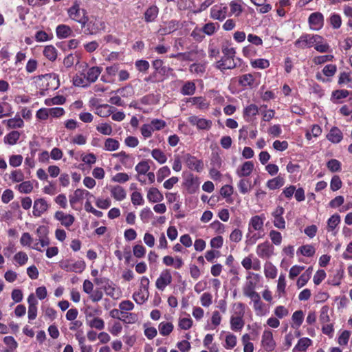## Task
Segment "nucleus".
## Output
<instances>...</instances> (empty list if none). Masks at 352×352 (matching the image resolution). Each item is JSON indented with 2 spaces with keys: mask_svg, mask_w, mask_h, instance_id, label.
<instances>
[{
  "mask_svg": "<svg viewBox=\"0 0 352 352\" xmlns=\"http://www.w3.org/2000/svg\"><path fill=\"white\" fill-rule=\"evenodd\" d=\"M102 72V68L94 66L89 68L85 73H77L73 77V84L76 87H87L91 83L95 82Z\"/></svg>",
  "mask_w": 352,
  "mask_h": 352,
  "instance_id": "f257e3e1",
  "label": "nucleus"
},
{
  "mask_svg": "<svg viewBox=\"0 0 352 352\" xmlns=\"http://www.w3.org/2000/svg\"><path fill=\"white\" fill-rule=\"evenodd\" d=\"M69 18L81 25L82 28H85L87 21L88 16L85 10L80 7V3L75 1L73 6L67 10Z\"/></svg>",
  "mask_w": 352,
  "mask_h": 352,
  "instance_id": "f03ea898",
  "label": "nucleus"
},
{
  "mask_svg": "<svg viewBox=\"0 0 352 352\" xmlns=\"http://www.w3.org/2000/svg\"><path fill=\"white\" fill-rule=\"evenodd\" d=\"M94 283L101 286L105 294L112 298L117 299L119 298L120 294L118 289L115 287L111 280L106 277H98L94 279Z\"/></svg>",
  "mask_w": 352,
  "mask_h": 352,
  "instance_id": "7ed1b4c3",
  "label": "nucleus"
},
{
  "mask_svg": "<svg viewBox=\"0 0 352 352\" xmlns=\"http://www.w3.org/2000/svg\"><path fill=\"white\" fill-rule=\"evenodd\" d=\"M60 267L68 272L82 273L86 267L83 260L74 261L72 259H66L60 262Z\"/></svg>",
  "mask_w": 352,
  "mask_h": 352,
  "instance_id": "20e7f679",
  "label": "nucleus"
},
{
  "mask_svg": "<svg viewBox=\"0 0 352 352\" xmlns=\"http://www.w3.org/2000/svg\"><path fill=\"white\" fill-rule=\"evenodd\" d=\"M85 32L89 34H96L105 29L104 21L97 17L88 18V21L85 25Z\"/></svg>",
  "mask_w": 352,
  "mask_h": 352,
  "instance_id": "39448f33",
  "label": "nucleus"
},
{
  "mask_svg": "<svg viewBox=\"0 0 352 352\" xmlns=\"http://www.w3.org/2000/svg\"><path fill=\"white\" fill-rule=\"evenodd\" d=\"M261 276L258 274L249 273L246 277V283L243 287V293L244 296L252 292H255L256 284L260 281Z\"/></svg>",
  "mask_w": 352,
  "mask_h": 352,
  "instance_id": "423d86ee",
  "label": "nucleus"
},
{
  "mask_svg": "<svg viewBox=\"0 0 352 352\" xmlns=\"http://www.w3.org/2000/svg\"><path fill=\"white\" fill-rule=\"evenodd\" d=\"M308 24L309 28L313 31L320 30L324 24L323 14L320 12L311 13L308 18Z\"/></svg>",
  "mask_w": 352,
  "mask_h": 352,
  "instance_id": "0eeeda50",
  "label": "nucleus"
},
{
  "mask_svg": "<svg viewBox=\"0 0 352 352\" xmlns=\"http://www.w3.org/2000/svg\"><path fill=\"white\" fill-rule=\"evenodd\" d=\"M316 39H319L318 34H304L295 41L294 45L300 49L311 48L314 47Z\"/></svg>",
  "mask_w": 352,
  "mask_h": 352,
  "instance_id": "6e6552de",
  "label": "nucleus"
},
{
  "mask_svg": "<svg viewBox=\"0 0 352 352\" xmlns=\"http://www.w3.org/2000/svg\"><path fill=\"white\" fill-rule=\"evenodd\" d=\"M261 346L265 351L267 352L273 351L276 346L274 339L272 331L270 329H265L261 336Z\"/></svg>",
  "mask_w": 352,
  "mask_h": 352,
  "instance_id": "1a4fd4ad",
  "label": "nucleus"
},
{
  "mask_svg": "<svg viewBox=\"0 0 352 352\" xmlns=\"http://www.w3.org/2000/svg\"><path fill=\"white\" fill-rule=\"evenodd\" d=\"M172 280L173 278L170 270L164 269L161 272L159 277L157 278L155 286L159 290L164 291L165 288L172 283Z\"/></svg>",
  "mask_w": 352,
  "mask_h": 352,
  "instance_id": "9d476101",
  "label": "nucleus"
},
{
  "mask_svg": "<svg viewBox=\"0 0 352 352\" xmlns=\"http://www.w3.org/2000/svg\"><path fill=\"white\" fill-rule=\"evenodd\" d=\"M176 56H182V60L198 61L205 58L206 53L203 50L195 48L184 53H177Z\"/></svg>",
  "mask_w": 352,
  "mask_h": 352,
  "instance_id": "9b49d317",
  "label": "nucleus"
},
{
  "mask_svg": "<svg viewBox=\"0 0 352 352\" xmlns=\"http://www.w3.org/2000/svg\"><path fill=\"white\" fill-rule=\"evenodd\" d=\"M274 248L269 241L258 244L256 247V254L261 258H269L274 254Z\"/></svg>",
  "mask_w": 352,
  "mask_h": 352,
  "instance_id": "f8f14e48",
  "label": "nucleus"
},
{
  "mask_svg": "<svg viewBox=\"0 0 352 352\" xmlns=\"http://www.w3.org/2000/svg\"><path fill=\"white\" fill-rule=\"evenodd\" d=\"M188 120L192 125L196 126L199 130L208 131L212 126V120L199 118L197 116H191L188 118Z\"/></svg>",
  "mask_w": 352,
  "mask_h": 352,
  "instance_id": "ddd939ff",
  "label": "nucleus"
},
{
  "mask_svg": "<svg viewBox=\"0 0 352 352\" xmlns=\"http://www.w3.org/2000/svg\"><path fill=\"white\" fill-rule=\"evenodd\" d=\"M228 7L224 4H217L210 9V17L223 21L227 16Z\"/></svg>",
  "mask_w": 352,
  "mask_h": 352,
  "instance_id": "4468645a",
  "label": "nucleus"
},
{
  "mask_svg": "<svg viewBox=\"0 0 352 352\" xmlns=\"http://www.w3.org/2000/svg\"><path fill=\"white\" fill-rule=\"evenodd\" d=\"M337 66L335 65V64H328V65H326L322 70V74L325 76V77H327L328 78L326 79L325 78H324L322 76V74L318 72L316 74V78L319 81H321L322 82H327V81H329L331 78H332L333 76H334V75L336 74V73L337 72Z\"/></svg>",
  "mask_w": 352,
  "mask_h": 352,
  "instance_id": "2eb2a0df",
  "label": "nucleus"
},
{
  "mask_svg": "<svg viewBox=\"0 0 352 352\" xmlns=\"http://www.w3.org/2000/svg\"><path fill=\"white\" fill-rule=\"evenodd\" d=\"M239 85L244 89H253L258 85L255 76L252 74H245L239 77Z\"/></svg>",
  "mask_w": 352,
  "mask_h": 352,
  "instance_id": "dca6fc26",
  "label": "nucleus"
},
{
  "mask_svg": "<svg viewBox=\"0 0 352 352\" xmlns=\"http://www.w3.org/2000/svg\"><path fill=\"white\" fill-rule=\"evenodd\" d=\"M183 160L186 164L187 166L191 170L200 172L204 168V164L202 161L197 160L195 157L188 153L184 155Z\"/></svg>",
  "mask_w": 352,
  "mask_h": 352,
  "instance_id": "f3484780",
  "label": "nucleus"
},
{
  "mask_svg": "<svg viewBox=\"0 0 352 352\" xmlns=\"http://www.w3.org/2000/svg\"><path fill=\"white\" fill-rule=\"evenodd\" d=\"M179 27V22L177 20H171L164 22L158 30V32L161 35L169 34L176 31Z\"/></svg>",
  "mask_w": 352,
  "mask_h": 352,
  "instance_id": "a211bd4d",
  "label": "nucleus"
},
{
  "mask_svg": "<svg viewBox=\"0 0 352 352\" xmlns=\"http://www.w3.org/2000/svg\"><path fill=\"white\" fill-rule=\"evenodd\" d=\"M265 217L263 214L253 216L249 221L248 230L257 232L263 230V225Z\"/></svg>",
  "mask_w": 352,
  "mask_h": 352,
  "instance_id": "6ab92c4d",
  "label": "nucleus"
},
{
  "mask_svg": "<svg viewBox=\"0 0 352 352\" xmlns=\"http://www.w3.org/2000/svg\"><path fill=\"white\" fill-rule=\"evenodd\" d=\"M28 319L30 320H34L37 316V305L38 300L34 294H30L28 297Z\"/></svg>",
  "mask_w": 352,
  "mask_h": 352,
  "instance_id": "aec40b11",
  "label": "nucleus"
},
{
  "mask_svg": "<svg viewBox=\"0 0 352 352\" xmlns=\"http://www.w3.org/2000/svg\"><path fill=\"white\" fill-rule=\"evenodd\" d=\"M54 218L59 221L62 226L65 228L70 227L74 222L75 218L73 215L66 214L63 211H57L54 214Z\"/></svg>",
  "mask_w": 352,
  "mask_h": 352,
  "instance_id": "412c9836",
  "label": "nucleus"
},
{
  "mask_svg": "<svg viewBox=\"0 0 352 352\" xmlns=\"http://www.w3.org/2000/svg\"><path fill=\"white\" fill-rule=\"evenodd\" d=\"M48 204L47 201L43 199H37L34 202L33 206V215L38 217L42 215L48 209Z\"/></svg>",
  "mask_w": 352,
  "mask_h": 352,
  "instance_id": "4be33fe9",
  "label": "nucleus"
},
{
  "mask_svg": "<svg viewBox=\"0 0 352 352\" xmlns=\"http://www.w3.org/2000/svg\"><path fill=\"white\" fill-rule=\"evenodd\" d=\"M318 38L319 39H316L314 45V47L317 52L319 53H327L332 52L330 45L322 36L318 34Z\"/></svg>",
  "mask_w": 352,
  "mask_h": 352,
  "instance_id": "5701e85b",
  "label": "nucleus"
},
{
  "mask_svg": "<svg viewBox=\"0 0 352 352\" xmlns=\"http://www.w3.org/2000/svg\"><path fill=\"white\" fill-rule=\"evenodd\" d=\"M253 169L254 164L247 161L236 169V173L239 177H248L252 173Z\"/></svg>",
  "mask_w": 352,
  "mask_h": 352,
  "instance_id": "b1692460",
  "label": "nucleus"
},
{
  "mask_svg": "<svg viewBox=\"0 0 352 352\" xmlns=\"http://www.w3.org/2000/svg\"><path fill=\"white\" fill-rule=\"evenodd\" d=\"M327 138L331 142L338 144L342 141L343 134L338 127H333L327 135Z\"/></svg>",
  "mask_w": 352,
  "mask_h": 352,
  "instance_id": "393cba45",
  "label": "nucleus"
},
{
  "mask_svg": "<svg viewBox=\"0 0 352 352\" xmlns=\"http://www.w3.org/2000/svg\"><path fill=\"white\" fill-rule=\"evenodd\" d=\"M158 14L159 8L156 6L152 5L150 7H148L144 12V21L146 23L153 22L157 17Z\"/></svg>",
  "mask_w": 352,
  "mask_h": 352,
  "instance_id": "a878e982",
  "label": "nucleus"
},
{
  "mask_svg": "<svg viewBox=\"0 0 352 352\" xmlns=\"http://www.w3.org/2000/svg\"><path fill=\"white\" fill-rule=\"evenodd\" d=\"M116 111V108L107 104L99 105L96 108V113L102 118H107Z\"/></svg>",
  "mask_w": 352,
  "mask_h": 352,
  "instance_id": "bb28decb",
  "label": "nucleus"
},
{
  "mask_svg": "<svg viewBox=\"0 0 352 352\" xmlns=\"http://www.w3.org/2000/svg\"><path fill=\"white\" fill-rule=\"evenodd\" d=\"M36 233L38 236L39 243L41 247L47 246L50 244V239L47 237V230L45 226H39L36 229Z\"/></svg>",
  "mask_w": 352,
  "mask_h": 352,
  "instance_id": "cd10ccee",
  "label": "nucleus"
},
{
  "mask_svg": "<svg viewBox=\"0 0 352 352\" xmlns=\"http://www.w3.org/2000/svg\"><path fill=\"white\" fill-rule=\"evenodd\" d=\"M243 317L232 315L230 317V328L234 331H239L244 327Z\"/></svg>",
  "mask_w": 352,
  "mask_h": 352,
  "instance_id": "c85d7f7f",
  "label": "nucleus"
},
{
  "mask_svg": "<svg viewBox=\"0 0 352 352\" xmlns=\"http://www.w3.org/2000/svg\"><path fill=\"white\" fill-rule=\"evenodd\" d=\"M215 67L221 71L226 69H232L236 67V63L234 58L228 60H219L216 63Z\"/></svg>",
  "mask_w": 352,
  "mask_h": 352,
  "instance_id": "c756f323",
  "label": "nucleus"
},
{
  "mask_svg": "<svg viewBox=\"0 0 352 352\" xmlns=\"http://www.w3.org/2000/svg\"><path fill=\"white\" fill-rule=\"evenodd\" d=\"M111 195L117 201H122L126 197V192L123 187L115 186L111 188Z\"/></svg>",
  "mask_w": 352,
  "mask_h": 352,
  "instance_id": "7c9ffc66",
  "label": "nucleus"
},
{
  "mask_svg": "<svg viewBox=\"0 0 352 352\" xmlns=\"http://www.w3.org/2000/svg\"><path fill=\"white\" fill-rule=\"evenodd\" d=\"M338 83L340 86L346 85V87L352 89V73L341 72L338 78Z\"/></svg>",
  "mask_w": 352,
  "mask_h": 352,
  "instance_id": "2f4dec72",
  "label": "nucleus"
},
{
  "mask_svg": "<svg viewBox=\"0 0 352 352\" xmlns=\"http://www.w3.org/2000/svg\"><path fill=\"white\" fill-rule=\"evenodd\" d=\"M147 199L153 203L160 202L163 200V195L156 188H151L147 192Z\"/></svg>",
  "mask_w": 352,
  "mask_h": 352,
  "instance_id": "473e14b6",
  "label": "nucleus"
},
{
  "mask_svg": "<svg viewBox=\"0 0 352 352\" xmlns=\"http://www.w3.org/2000/svg\"><path fill=\"white\" fill-rule=\"evenodd\" d=\"M56 33L58 38H65L72 35V30L69 26L61 24L56 27Z\"/></svg>",
  "mask_w": 352,
  "mask_h": 352,
  "instance_id": "72a5a7b5",
  "label": "nucleus"
},
{
  "mask_svg": "<svg viewBox=\"0 0 352 352\" xmlns=\"http://www.w3.org/2000/svg\"><path fill=\"white\" fill-rule=\"evenodd\" d=\"M258 113V107L254 104H250L243 109V117L246 121H250Z\"/></svg>",
  "mask_w": 352,
  "mask_h": 352,
  "instance_id": "f704fd0d",
  "label": "nucleus"
},
{
  "mask_svg": "<svg viewBox=\"0 0 352 352\" xmlns=\"http://www.w3.org/2000/svg\"><path fill=\"white\" fill-rule=\"evenodd\" d=\"M8 129H20L24 126V122L19 116H16L13 118L3 120Z\"/></svg>",
  "mask_w": 352,
  "mask_h": 352,
  "instance_id": "c9c22d12",
  "label": "nucleus"
},
{
  "mask_svg": "<svg viewBox=\"0 0 352 352\" xmlns=\"http://www.w3.org/2000/svg\"><path fill=\"white\" fill-rule=\"evenodd\" d=\"M21 136L20 132L18 131H12L5 135L3 142L6 144L10 146L14 145L17 143Z\"/></svg>",
  "mask_w": 352,
  "mask_h": 352,
  "instance_id": "e433bc0d",
  "label": "nucleus"
},
{
  "mask_svg": "<svg viewBox=\"0 0 352 352\" xmlns=\"http://www.w3.org/2000/svg\"><path fill=\"white\" fill-rule=\"evenodd\" d=\"M230 16L234 15L239 16L243 12L242 1L234 0L230 3Z\"/></svg>",
  "mask_w": 352,
  "mask_h": 352,
  "instance_id": "4c0bfd02",
  "label": "nucleus"
},
{
  "mask_svg": "<svg viewBox=\"0 0 352 352\" xmlns=\"http://www.w3.org/2000/svg\"><path fill=\"white\" fill-rule=\"evenodd\" d=\"M148 291H144L139 289L138 292H134L133 294V299L139 305L144 303L148 300Z\"/></svg>",
  "mask_w": 352,
  "mask_h": 352,
  "instance_id": "58836bf2",
  "label": "nucleus"
},
{
  "mask_svg": "<svg viewBox=\"0 0 352 352\" xmlns=\"http://www.w3.org/2000/svg\"><path fill=\"white\" fill-rule=\"evenodd\" d=\"M138 320V314L130 311H121L120 320L126 324H134Z\"/></svg>",
  "mask_w": 352,
  "mask_h": 352,
  "instance_id": "ea45409f",
  "label": "nucleus"
},
{
  "mask_svg": "<svg viewBox=\"0 0 352 352\" xmlns=\"http://www.w3.org/2000/svg\"><path fill=\"white\" fill-rule=\"evenodd\" d=\"M85 195H90V192L87 190L84 189H76L74 195L70 197L69 202L71 205H73L85 198Z\"/></svg>",
  "mask_w": 352,
  "mask_h": 352,
  "instance_id": "a19ab883",
  "label": "nucleus"
},
{
  "mask_svg": "<svg viewBox=\"0 0 352 352\" xmlns=\"http://www.w3.org/2000/svg\"><path fill=\"white\" fill-rule=\"evenodd\" d=\"M285 184V179L280 176H277L267 182L266 186L270 190L278 189Z\"/></svg>",
  "mask_w": 352,
  "mask_h": 352,
  "instance_id": "79ce46f5",
  "label": "nucleus"
},
{
  "mask_svg": "<svg viewBox=\"0 0 352 352\" xmlns=\"http://www.w3.org/2000/svg\"><path fill=\"white\" fill-rule=\"evenodd\" d=\"M263 234H261L260 232H255L254 230L248 229V233L246 234L245 243L248 245H253L256 242L261 238L263 237Z\"/></svg>",
  "mask_w": 352,
  "mask_h": 352,
  "instance_id": "37998d69",
  "label": "nucleus"
},
{
  "mask_svg": "<svg viewBox=\"0 0 352 352\" xmlns=\"http://www.w3.org/2000/svg\"><path fill=\"white\" fill-rule=\"evenodd\" d=\"M43 55L50 61H54L58 55V51L55 47L49 45L45 47Z\"/></svg>",
  "mask_w": 352,
  "mask_h": 352,
  "instance_id": "c03bdc74",
  "label": "nucleus"
},
{
  "mask_svg": "<svg viewBox=\"0 0 352 352\" xmlns=\"http://www.w3.org/2000/svg\"><path fill=\"white\" fill-rule=\"evenodd\" d=\"M312 267H309L303 274H302L297 280L296 285L298 288L305 286L311 278Z\"/></svg>",
  "mask_w": 352,
  "mask_h": 352,
  "instance_id": "a18cd8bd",
  "label": "nucleus"
},
{
  "mask_svg": "<svg viewBox=\"0 0 352 352\" xmlns=\"http://www.w3.org/2000/svg\"><path fill=\"white\" fill-rule=\"evenodd\" d=\"M349 95V91L346 89H338L332 92L331 100L334 103L339 102L341 99L346 98Z\"/></svg>",
  "mask_w": 352,
  "mask_h": 352,
  "instance_id": "49530a36",
  "label": "nucleus"
},
{
  "mask_svg": "<svg viewBox=\"0 0 352 352\" xmlns=\"http://www.w3.org/2000/svg\"><path fill=\"white\" fill-rule=\"evenodd\" d=\"M160 333L163 336H168L173 330V324L169 322H162L158 326Z\"/></svg>",
  "mask_w": 352,
  "mask_h": 352,
  "instance_id": "de8ad7c7",
  "label": "nucleus"
},
{
  "mask_svg": "<svg viewBox=\"0 0 352 352\" xmlns=\"http://www.w3.org/2000/svg\"><path fill=\"white\" fill-rule=\"evenodd\" d=\"M120 142L113 138H107L104 143V149L107 151H117L120 147Z\"/></svg>",
  "mask_w": 352,
  "mask_h": 352,
  "instance_id": "09e8293b",
  "label": "nucleus"
},
{
  "mask_svg": "<svg viewBox=\"0 0 352 352\" xmlns=\"http://www.w3.org/2000/svg\"><path fill=\"white\" fill-rule=\"evenodd\" d=\"M239 192L245 195L248 193L252 188L251 181L249 179H241L237 184Z\"/></svg>",
  "mask_w": 352,
  "mask_h": 352,
  "instance_id": "8fccbe9b",
  "label": "nucleus"
},
{
  "mask_svg": "<svg viewBox=\"0 0 352 352\" xmlns=\"http://www.w3.org/2000/svg\"><path fill=\"white\" fill-rule=\"evenodd\" d=\"M312 341L308 338H300L293 351H305L311 344Z\"/></svg>",
  "mask_w": 352,
  "mask_h": 352,
  "instance_id": "3c124183",
  "label": "nucleus"
},
{
  "mask_svg": "<svg viewBox=\"0 0 352 352\" xmlns=\"http://www.w3.org/2000/svg\"><path fill=\"white\" fill-rule=\"evenodd\" d=\"M264 273L266 278L273 279L277 275V269L272 263H267L264 265Z\"/></svg>",
  "mask_w": 352,
  "mask_h": 352,
  "instance_id": "603ef678",
  "label": "nucleus"
},
{
  "mask_svg": "<svg viewBox=\"0 0 352 352\" xmlns=\"http://www.w3.org/2000/svg\"><path fill=\"white\" fill-rule=\"evenodd\" d=\"M195 84L192 81H187L184 84L181 89V93L184 96H190L195 94Z\"/></svg>",
  "mask_w": 352,
  "mask_h": 352,
  "instance_id": "864d4df0",
  "label": "nucleus"
},
{
  "mask_svg": "<svg viewBox=\"0 0 352 352\" xmlns=\"http://www.w3.org/2000/svg\"><path fill=\"white\" fill-rule=\"evenodd\" d=\"M299 252L305 256L311 257L314 255L316 250L312 245H305L298 249L297 253Z\"/></svg>",
  "mask_w": 352,
  "mask_h": 352,
  "instance_id": "5fc2aeb1",
  "label": "nucleus"
},
{
  "mask_svg": "<svg viewBox=\"0 0 352 352\" xmlns=\"http://www.w3.org/2000/svg\"><path fill=\"white\" fill-rule=\"evenodd\" d=\"M334 59V56L332 54L320 55L313 58V63L315 65H322L328 62H331Z\"/></svg>",
  "mask_w": 352,
  "mask_h": 352,
  "instance_id": "6e6d98bb",
  "label": "nucleus"
},
{
  "mask_svg": "<svg viewBox=\"0 0 352 352\" xmlns=\"http://www.w3.org/2000/svg\"><path fill=\"white\" fill-rule=\"evenodd\" d=\"M17 189L21 193L28 194L33 190V184L30 181L21 182V183L16 186Z\"/></svg>",
  "mask_w": 352,
  "mask_h": 352,
  "instance_id": "4d7b16f0",
  "label": "nucleus"
},
{
  "mask_svg": "<svg viewBox=\"0 0 352 352\" xmlns=\"http://www.w3.org/2000/svg\"><path fill=\"white\" fill-rule=\"evenodd\" d=\"M11 105L7 102L0 103V118L11 116L13 114Z\"/></svg>",
  "mask_w": 352,
  "mask_h": 352,
  "instance_id": "13d9d810",
  "label": "nucleus"
},
{
  "mask_svg": "<svg viewBox=\"0 0 352 352\" xmlns=\"http://www.w3.org/2000/svg\"><path fill=\"white\" fill-rule=\"evenodd\" d=\"M189 71L192 74L202 75L206 72V63H193L190 65Z\"/></svg>",
  "mask_w": 352,
  "mask_h": 352,
  "instance_id": "bf43d9fd",
  "label": "nucleus"
},
{
  "mask_svg": "<svg viewBox=\"0 0 352 352\" xmlns=\"http://www.w3.org/2000/svg\"><path fill=\"white\" fill-rule=\"evenodd\" d=\"M87 324L91 328H95L98 330H102L104 328V320L98 317H95L91 320H87Z\"/></svg>",
  "mask_w": 352,
  "mask_h": 352,
  "instance_id": "052dcab7",
  "label": "nucleus"
},
{
  "mask_svg": "<svg viewBox=\"0 0 352 352\" xmlns=\"http://www.w3.org/2000/svg\"><path fill=\"white\" fill-rule=\"evenodd\" d=\"M237 342L236 336L232 333H228L225 339L224 347L227 349H233Z\"/></svg>",
  "mask_w": 352,
  "mask_h": 352,
  "instance_id": "680f3d73",
  "label": "nucleus"
},
{
  "mask_svg": "<svg viewBox=\"0 0 352 352\" xmlns=\"http://www.w3.org/2000/svg\"><path fill=\"white\" fill-rule=\"evenodd\" d=\"M152 157L160 164H164L167 157L166 155L160 149L155 148L151 152Z\"/></svg>",
  "mask_w": 352,
  "mask_h": 352,
  "instance_id": "e2e57ef3",
  "label": "nucleus"
},
{
  "mask_svg": "<svg viewBox=\"0 0 352 352\" xmlns=\"http://www.w3.org/2000/svg\"><path fill=\"white\" fill-rule=\"evenodd\" d=\"M96 130L101 134L104 135H110L113 132L112 127L110 124L104 122L96 126Z\"/></svg>",
  "mask_w": 352,
  "mask_h": 352,
  "instance_id": "0e129e2a",
  "label": "nucleus"
},
{
  "mask_svg": "<svg viewBox=\"0 0 352 352\" xmlns=\"http://www.w3.org/2000/svg\"><path fill=\"white\" fill-rule=\"evenodd\" d=\"M251 65L254 68L265 69L270 66V62L267 59L258 58L251 61Z\"/></svg>",
  "mask_w": 352,
  "mask_h": 352,
  "instance_id": "69168bd1",
  "label": "nucleus"
},
{
  "mask_svg": "<svg viewBox=\"0 0 352 352\" xmlns=\"http://www.w3.org/2000/svg\"><path fill=\"white\" fill-rule=\"evenodd\" d=\"M340 222V215L335 214H333L327 221V228L329 231L333 230L336 227Z\"/></svg>",
  "mask_w": 352,
  "mask_h": 352,
  "instance_id": "338daca9",
  "label": "nucleus"
},
{
  "mask_svg": "<svg viewBox=\"0 0 352 352\" xmlns=\"http://www.w3.org/2000/svg\"><path fill=\"white\" fill-rule=\"evenodd\" d=\"M24 178L23 173L19 169L12 170L10 175V179L14 183L21 182Z\"/></svg>",
  "mask_w": 352,
  "mask_h": 352,
  "instance_id": "774afa93",
  "label": "nucleus"
}]
</instances>
